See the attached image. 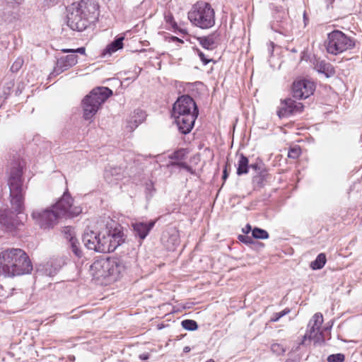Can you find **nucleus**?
<instances>
[{
	"mask_svg": "<svg viewBox=\"0 0 362 362\" xmlns=\"http://www.w3.org/2000/svg\"><path fill=\"white\" fill-rule=\"evenodd\" d=\"M267 176V170H264L259 173H257V175L252 177V184L254 185L255 187H262Z\"/></svg>",
	"mask_w": 362,
	"mask_h": 362,
	"instance_id": "27",
	"label": "nucleus"
},
{
	"mask_svg": "<svg viewBox=\"0 0 362 362\" xmlns=\"http://www.w3.org/2000/svg\"><path fill=\"white\" fill-rule=\"evenodd\" d=\"M250 230H252V228L250 224H247L245 228L243 229V232L245 233H248Z\"/></svg>",
	"mask_w": 362,
	"mask_h": 362,
	"instance_id": "45",
	"label": "nucleus"
},
{
	"mask_svg": "<svg viewBox=\"0 0 362 362\" xmlns=\"http://www.w3.org/2000/svg\"><path fill=\"white\" fill-rule=\"evenodd\" d=\"M110 227H107L105 230L100 232L99 245L104 247V250H98V252H110Z\"/></svg>",
	"mask_w": 362,
	"mask_h": 362,
	"instance_id": "23",
	"label": "nucleus"
},
{
	"mask_svg": "<svg viewBox=\"0 0 362 362\" xmlns=\"http://www.w3.org/2000/svg\"><path fill=\"white\" fill-rule=\"evenodd\" d=\"M188 19L197 27L209 29L215 24V11L209 3L198 1L188 12Z\"/></svg>",
	"mask_w": 362,
	"mask_h": 362,
	"instance_id": "7",
	"label": "nucleus"
},
{
	"mask_svg": "<svg viewBox=\"0 0 362 362\" xmlns=\"http://www.w3.org/2000/svg\"><path fill=\"white\" fill-rule=\"evenodd\" d=\"M110 252H114L118 246L124 241V233L120 226H116L114 228L110 226Z\"/></svg>",
	"mask_w": 362,
	"mask_h": 362,
	"instance_id": "18",
	"label": "nucleus"
},
{
	"mask_svg": "<svg viewBox=\"0 0 362 362\" xmlns=\"http://www.w3.org/2000/svg\"><path fill=\"white\" fill-rule=\"evenodd\" d=\"M252 235L255 239H267L269 238V233L267 230L255 227L252 230Z\"/></svg>",
	"mask_w": 362,
	"mask_h": 362,
	"instance_id": "28",
	"label": "nucleus"
},
{
	"mask_svg": "<svg viewBox=\"0 0 362 362\" xmlns=\"http://www.w3.org/2000/svg\"><path fill=\"white\" fill-rule=\"evenodd\" d=\"M281 107L277 111L279 118L288 117L291 115L303 112L304 106L301 103H297L291 98L281 100Z\"/></svg>",
	"mask_w": 362,
	"mask_h": 362,
	"instance_id": "12",
	"label": "nucleus"
},
{
	"mask_svg": "<svg viewBox=\"0 0 362 362\" xmlns=\"http://www.w3.org/2000/svg\"><path fill=\"white\" fill-rule=\"evenodd\" d=\"M141 122H142V120H141V119H139V122H138L136 119H134V125H132L131 124H129L128 125V127H129V129H130V130H131V131H133V130H134V129H135L136 127H138V125H139V124H140ZM132 122H130L129 123H132Z\"/></svg>",
	"mask_w": 362,
	"mask_h": 362,
	"instance_id": "42",
	"label": "nucleus"
},
{
	"mask_svg": "<svg viewBox=\"0 0 362 362\" xmlns=\"http://www.w3.org/2000/svg\"><path fill=\"white\" fill-rule=\"evenodd\" d=\"M325 46L328 53L337 55L355 47V40L339 30L327 35Z\"/></svg>",
	"mask_w": 362,
	"mask_h": 362,
	"instance_id": "8",
	"label": "nucleus"
},
{
	"mask_svg": "<svg viewBox=\"0 0 362 362\" xmlns=\"http://www.w3.org/2000/svg\"><path fill=\"white\" fill-rule=\"evenodd\" d=\"M171 40H172V41H173V42H175V41H177V42H183L182 40H180V39H179L177 37H175V36H173V37H171Z\"/></svg>",
	"mask_w": 362,
	"mask_h": 362,
	"instance_id": "46",
	"label": "nucleus"
},
{
	"mask_svg": "<svg viewBox=\"0 0 362 362\" xmlns=\"http://www.w3.org/2000/svg\"><path fill=\"white\" fill-rule=\"evenodd\" d=\"M182 327L189 331H194L198 329V325L193 320H185L181 322Z\"/></svg>",
	"mask_w": 362,
	"mask_h": 362,
	"instance_id": "29",
	"label": "nucleus"
},
{
	"mask_svg": "<svg viewBox=\"0 0 362 362\" xmlns=\"http://www.w3.org/2000/svg\"><path fill=\"white\" fill-rule=\"evenodd\" d=\"M99 16V6L92 0H81L68 8L67 25L73 30L82 32L94 23Z\"/></svg>",
	"mask_w": 362,
	"mask_h": 362,
	"instance_id": "2",
	"label": "nucleus"
},
{
	"mask_svg": "<svg viewBox=\"0 0 362 362\" xmlns=\"http://www.w3.org/2000/svg\"><path fill=\"white\" fill-rule=\"evenodd\" d=\"M77 62L78 56L75 54L62 56L57 59L56 66L54 69V73L58 75L74 66Z\"/></svg>",
	"mask_w": 362,
	"mask_h": 362,
	"instance_id": "14",
	"label": "nucleus"
},
{
	"mask_svg": "<svg viewBox=\"0 0 362 362\" xmlns=\"http://www.w3.org/2000/svg\"><path fill=\"white\" fill-rule=\"evenodd\" d=\"M228 176V174L227 173V165H226L225 167V169L223 170V172L222 179L223 180H226L227 179Z\"/></svg>",
	"mask_w": 362,
	"mask_h": 362,
	"instance_id": "44",
	"label": "nucleus"
},
{
	"mask_svg": "<svg viewBox=\"0 0 362 362\" xmlns=\"http://www.w3.org/2000/svg\"><path fill=\"white\" fill-rule=\"evenodd\" d=\"M301 154V149L299 146H296L289 149L288 157L293 159L298 158Z\"/></svg>",
	"mask_w": 362,
	"mask_h": 362,
	"instance_id": "32",
	"label": "nucleus"
},
{
	"mask_svg": "<svg viewBox=\"0 0 362 362\" xmlns=\"http://www.w3.org/2000/svg\"><path fill=\"white\" fill-rule=\"evenodd\" d=\"M345 360V356L343 354H331L327 357V362H343Z\"/></svg>",
	"mask_w": 362,
	"mask_h": 362,
	"instance_id": "33",
	"label": "nucleus"
},
{
	"mask_svg": "<svg viewBox=\"0 0 362 362\" xmlns=\"http://www.w3.org/2000/svg\"><path fill=\"white\" fill-rule=\"evenodd\" d=\"M198 115L197 104L188 95L178 98L173 105L172 115L179 131L183 134H187L192 131Z\"/></svg>",
	"mask_w": 362,
	"mask_h": 362,
	"instance_id": "3",
	"label": "nucleus"
},
{
	"mask_svg": "<svg viewBox=\"0 0 362 362\" xmlns=\"http://www.w3.org/2000/svg\"><path fill=\"white\" fill-rule=\"evenodd\" d=\"M250 168H252L256 173H259L267 170L265 165L262 160H259L255 163L250 164Z\"/></svg>",
	"mask_w": 362,
	"mask_h": 362,
	"instance_id": "31",
	"label": "nucleus"
},
{
	"mask_svg": "<svg viewBox=\"0 0 362 362\" xmlns=\"http://www.w3.org/2000/svg\"><path fill=\"white\" fill-rule=\"evenodd\" d=\"M172 238H175V241H177V239L176 236L173 235V236H172Z\"/></svg>",
	"mask_w": 362,
	"mask_h": 362,
	"instance_id": "49",
	"label": "nucleus"
},
{
	"mask_svg": "<svg viewBox=\"0 0 362 362\" xmlns=\"http://www.w3.org/2000/svg\"><path fill=\"white\" fill-rule=\"evenodd\" d=\"M326 260V255L324 253H320L317 256L315 260L311 262L310 267L314 270L320 269L325 266Z\"/></svg>",
	"mask_w": 362,
	"mask_h": 362,
	"instance_id": "26",
	"label": "nucleus"
},
{
	"mask_svg": "<svg viewBox=\"0 0 362 362\" xmlns=\"http://www.w3.org/2000/svg\"><path fill=\"white\" fill-rule=\"evenodd\" d=\"M0 266L8 276L29 274L33 265L27 254L21 249L11 248L0 253Z\"/></svg>",
	"mask_w": 362,
	"mask_h": 362,
	"instance_id": "4",
	"label": "nucleus"
},
{
	"mask_svg": "<svg viewBox=\"0 0 362 362\" xmlns=\"http://www.w3.org/2000/svg\"><path fill=\"white\" fill-rule=\"evenodd\" d=\"M124 37H117L111 43H110L103 51L102 54L105 56L107 54L111 55L119 49L123 48Z\"/></svg>",
	"mask_w": 362,
	"mask_h": 362,
	"instance_id": "22",
	"label": "nucleus"
},
{
	"mask_svg": "<svg viewBox=\"0 0 362 362\" xmlns=\"http://www.w3.org/2000/svg\"><path fill=\"white\" fill-rule=\"evenodd\" d=\"M139 112H140V113L143 115V112L141 110H137V114L139 113Z\"/></svg>",
	"mask_w": 362,
	"mask_h": 362,
	"instance_id": "50",
	"label": "nucleus"
},
{
	"mask_svg": "<svg viewBox=\"0 0 362 362\" xmlns=\"http://www.w3.org/2000/svg\"><path fill=\"white\" fill-rule=\"evenodd\" d=\"M197 52L201 61L203 62L204 65H206L209 62H210L212 60L206 58L205 54L201 50L197 49Z\"/></svg>",
	"mask_w": 362,
	"mask_h": 362,
	"instance_id": "39",
	"label": "nucleus"
},
{
	"mask_svg": "<svg viewBox=\"0 0 362 362\" xmlns=\"http://www.w3.org/2000/svg\"><path fill=\"white\" fill-rule=\"evenodd\" d=\"M184 352L187 353L190 351V348L189 346H185L183 349Z\"/></svg>",
	"mask_w": 362,
	"mask_h": 362,
	"instance_id": "47",
	"label": "nucleus"
},
{
	"mask_svg": "<svg viewBox=\"0 0 362 362\" xmlns=\"http://www.w3.org/2000/svg\"><path fill=\"white\" fill-rule=\"evenodd\" d=\"M218 34L215 32L207 36H202L197 38L202 47L208 50H212L216 47V40Z\"/></svg>",
	"mask_w": 362,
	"mask_h": 362,
	"instance_id": "21",
	"label": "nucleus"
},
{
	"mask_svg": "<svg viewBox=\"0 0 362 362\" xmlns=\"http://www.w3.org/2000/svg\"><path fill=\"white\" fill-rule=\"evenodd\" d=\"M316 86L313 81L308 79H300L293 83V96L298 100L308 98L312 95Z\"/></svg>",
	"mask_w": 362,
	"mask_h": 362,
	"instance_id": "11",
	"label": "nucleus"
},
{
	"mask_svg": "<svg viewBox=\"0 0 362 362\" xmlns=\"http://www.w3.org/2000/svg\"><path fill=\"white\" fill-rule=\"evenodd\" d=\"M171 165H175V166H178V167H180V168H185L186 169L187 171L189 172H191L192 173V168L190 166H189L185 162H180V161H177V162H172L171 163Z\"/></svg>",
	"mask_w": 362,
	"mask_h": 362,
	"instance_id": "37",
	"label": "nucleus"
},
{
	"mask_svg": "<svg viewBox=\"0 0 362 362\" xmlns=\"http://www.w3.org/2000/svg\"><path fill=\"white\" fill-rule=\"evenodd\" d=\"M166 21L168 23H170L173 28L177 26V23L174 21L173 16L172 15L165 16Z\"/></svg>",
	"mask_w": 362,
	"mask_h": 362,
	"instance_id": "41",
	"label": "nucleus"
},
{
	"mask_svg": "<svg viewBox=\"0 0 362 362\" xmlns=\"http://www.w3.org/2000/svg\"><path fill=\"white\" fill-rule=\"evenodd\" d=\"M124 170L122 167L108 165L104 172V178L110 184L117 183L123 179Z\"/></svg>",
	"mask_w": 362,
	"mask_h": 362,
	"instance_id": "17",
	"label": "nucleus"
},
{
	"mask_svg": "<svg viewBox=\"0 0 362 362\" xmlns=\"http://www.w3.org/2000/svg\"><path fill=\"white\" fill-rule=\"evenodd\" d=\"M250 168L249 160L247 156L244 154L240 153L239 155V159L238 160L237 175L240 176L244 174L248 173Z\"/></svg>",
	"mask_w": 362,
	"mask_h": 362,
	"instance_id": "24",
	"label": "nucleus"
},
{
	"mask_svg": "<svg viewBox=\"0 0 362 362\" xmlns=\"http://www.w3.org/2000/svg\"><path fill=\"white\" fill-rule=\"evenodd\" d=\"M22 175V167L16 164L11 168L8 180L11 203L17 214L8 210L0 211V223L10 232L20 229L23 225L22 217L19 216L23 209L24 200Z\"/></svg>",
	"mask_w": 362,
	"mask_h": 362,
	"instance_id": "1",
	"label": "nucleus"
},
{
	"mask_svg": "<svg viewBox=\"0 0 362 362\" xmlns=\"http://www.w3.org/2000/svg\"><path fill=\"white\" fill-rule=\"evenodd\" d=\"M206 362H215L213 359H209L208 361H206Z\"/></svg>",
	"mask_w": 362,
	"mask_h": 362,
	"instance_id": "48",
	"label": "nucleus"
},
{
	"mask_svg": "<svg viewBox=\"0 0 362 362\" xmlns=\"http://www.w3.org/2000/svg\"><path fill=\"white\" fill-rule=\"evenodd\" d=\"M32 216L37 224L44 229L53 228L57 224L59 219L61 218L60 216L52 206L42 211H33Z\"/></svg>",
	"mask_w": 362,
	"mask_h": 362,
	"instance_id": "10",
	"label": "nucleus"
},
{
	"mask_svg": "<svg viewBox=\"0 0 362 362\" xmlns=\"http://www.w3.org/2000/svg\"><path fill=\"white\" fill-rule=\"evenodd\" d=\"M290 313V309L286 308L284 310L275 313H274L272 317L271 318V322H277L281 317H284V315H287Z\"/></svg>",
	"mask_w": 362,
	"mask_h": 362,
	"instance_id": "34",
	"label": "nucleus"
},
{
	"mask_svg": "<svg viewBox=\"0 0 362 362\" xmlns=\"http://www.w3.org/2000/svg\"><path fill=\"white\" fill-rule=\"evenodd\" d=\"M61 267L60 262L57 259H52L44 265L45 273L47 276H54Z\"/></svg>",
	"mask_w": 362,
	"mask_h": 362,
	"instance_id": "25",
	"label": "nucleus"
},
{
	"mask_svg": "<svg viewBox=\"0 0 362 362\" xmlns=\"http://www.w3.org/2000/svg\"><path fill=\"white\" fill-rule=\"evenodd\" d=\"M139 358L143 361L148 360L149 358V354H143L139 355Z\"/></svg>",
	"mask_w": 362,
	"mask_h": 362,
	"instance_id": "43",
	"label": "nucleus"
},
{
	"mask_svg": "<svg viewBox=\"0 0 362 362\" xmlns=\"http://www.w3.org/2000/svg\"><path fill=\"white\" fill-rule=\"evenodd\" d=\"M112 94V90L107 87L93 88L82 100L83 118L91 119L97 113L102 104Z\"/></svg>",
	"mask_w": 362,
	"mask_h": 362,
	"instance_id": "6",
	"label": "nucleus"
},
{
	"mask_svg": "<svg viewBox=\"0 0 362 362\" xmlns=\"http://www.w3.org/2000/svg\"><path fill=\"white\" fill-rule=\"evenodd\" d=\"M52 206L56 210L61 218L77 216L81 212L80 207L73 206V198L68 189L64 192L62 197Z\"/></svg>",
	"mask_w": 362,
	"mask_h": 362,
	"instance_id": "9",
	"label": "nucleus"
},
{
	"mask_svg": "<svg viewBox=\"0 0 362 362\" xmlns=\"http://www.w3.org/2000/svg\"><path fill=\"white\" fill-rule=\"evenodd\" d=\"M238 239H239V240H240L241 242H243L247 245L252 244L254 243L252 237H250V236H247V235H240L238 237Z\"/></svg>",
	"mask_w": 362,
	"mask_h": 362,
	"instance_id": "38",
	"label": "nucleus"
},
{
	"mask_svg": "<svg viewBox=\"0 0 362 362\" xmlns=\"http://www.w3.org/2000/svg\"><path fill=\"white\" fill-rule=\"evenodd\" d=\"M155 223L156 221L153 220L148 222L136 221L132 223L135 236L139 237L141 240H144L154 227Z\"/></svg>",
	"mask_w": 362,
	"mask_h": 362,
	"instance_id": "16",
	"label": "nucleus"
},
{
	"mask_svg": "<svg viewBox=\"0 0 362 362\" xmlns=\"http://www.w3.org/2000/svg\"><path fill=\"white\" fill-rule=\"evenodd\" d=\"M323 322V316L321 313H315L310 320L308 330L305 337H308L310 339H313L315 341H319L322 338V332H320V327Z\"/></svg>",
	"mask_w": 362,
	"mask_h": 362,
	"instance_id": "13",
	"label": "nucleus"
},
{
	"mask_svg": "<svg viewBox=\"0 0 362 362\" xmlns=\"http://www.w3.org/2000/svg\"><path fill=\"white\" fill-rule=\"evenodd\" d=\"M64 52H72V53H80V54H85L86 49L83 47H78L76 49H63Z\"/></svg>",
	"mask_w": 362,
	"mask_h": 362,
	"instance_id": "40",
	"label": "nucleus"
},
{
	"mask_svg": "<svg viewBox=\"0 0 362 362\" xmlns=\"http://www.w3.org/2000/svg\"><path fill=\"white\" fill-rule=\"evenodd\" d=\"M23 64V60L22 59H17L13 64H12L11 67V71L12 72H17L19 71V69L21 68L22 65Z\"/></svg>",
	"mask_w": 362,
	"mask_h": 362,
	"instance_id": "36",
	"label": "nucleus"
},
{
	"mask_svg": "<svg viewBox=\"0 0 362 362\" xmlns=\"http://www.w3.org/2000/svg\"><path fill=\"white\" fill-rule=\"evenodd\" d=\"M64 232L65 238L70 243V247L72 252L77 257H81L82 256V250L80 248L78 240L74 236V229L71 227H66Z\"/></svg>",
	"mask_w": 362,
	"mask_h": 362,
	"instance_id": "20",
	"label": "nucleus"
},
{
	"mask_svg": "<svg viewBox=\"0 0 362 362\" xmlns=\"http://www.w3.org/2000/svg\"><path fill=\"white\" fill-rule=\"evenodd\" d=\"M186 155L185 149L184 148H180L175 151H174L172 154L169 156V158L171 160H182L185 159Z\"/></svg>",
	"mask_w": 362,
	"mask_h": 362,
	"instance_id": "30",
	"label": "nucleus"
},
{
	"mask_svg": "<svg viewBox=\"0 0 362 362\" xmlns=\"http://www.w3.org/2000/svg\"><path fill=\"white\" fill-rule=\"evenodd\" d=\"M271 350L273 353L281 355L284 354L286 351V349L284 348V346L279 344H273L271 346Z\"/></svg>",
	"mask_w": 362,
	"mask_h": 362,
	"instance_id": "35",
	"label": "nucleus"
},
{
	"mask_svg": "<svg viewBox=\"0 0 362 362\" xmlns=\"http://www.w3.org/2000/svg\"><path fill=\"white\" fill-rule=\"evenodd\" d=\"M313 66L315 70L318 73L323 74L327 78L332 77L335 74V69L333 66L325 60L315 59Z\"/></svg>",
	"mask_w": 362,
	"mask_h": 362,
	"instance_id": "19",
	"label": "nucleus"
},
{
	"mask_svg": "<svg viewBox=\"0 0 362 362\" xmlns=\"http://www.w3.org/2000/svg\"><path fill=\"white\" fill-rule=\"evenodd\" d=\"M100 233L93 230H86L83 235L84 245L88 249L98 252V250H104V247L99 245Z\"/></svg>",
	"mask_w": 362,
	"mask_h": 362,
	"instance_id": "15",
	"label": "nucleus"
},
{
	"mask_svg": "<svg viewBox=\"0 0 362 362\" xmlns=\"http://www.w3.org/2000/svg\"><path fill=\"white\" fill-rule=\"evenodd\" d=\"M125 270L123 262L115 258H100L95 260L90 267L93 278L104 281L105 284L117 281Z\"/></svg>",
	"mask_w": 362,
	"mask_h": 362,
	"instance_id": "5",
	"label": "nucleus"
}]
</instances>
